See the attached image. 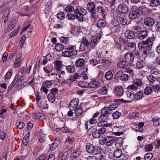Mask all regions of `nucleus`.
Wrapping results in <instances>:
<instances>
[{
    "label": "nucleus",
    "mask_w": 160,
    "mask_h": 160,
    "mask_svg": "<svg viewBox=\"0 0 160 160\" xmlns=\"http://www.w3.org/2000/svg\"><path fill=\"white\" fill-rule=\"evenodd\" d=\"M144 23L147 26L150 27L152 26L155 23L154 20L150 17H147L144 19Z\"/></svg>",
    "instance_id": "nucleus-13"
},
{
    "label": "nucleus",
    "mask_w": 160,
    "mask_h": 160,
    "mask_svg": "<svg viewBox=\"0 0 160 160\" xmlns=\"http://www.w3.org/2000/svg\"><path fill=\"white\" fill-rule=\"evenodd\" d=\"M64 47L61 43H58L55 46V48L56 50L58 52H60L64 48Z\"/></svg>",
    "instance_id": "nucleus-39"
},
{
    "label": "nucleus",
    "mask_w": 160,
    "mask_h": 160,
    "mask_svg": "<svg viewBox=\"0 0 160 160\" xmlns=\"http://www.w3.org/2000/svg\"><path fill=\"white\" fill-rule=\"evenodd\" d=\"M77 54V50L70 51L65 49L62 53L63 56L65 57H70L72 56L75 55Z\"/></svg>",
    "instance_id": "nucleus-10"
},
{
    "label": "nucleus",
    "mask_w": 160,
    "mask_h": 160,
    "mask_svg": "<svg viewBox=\"0 0 160 160\" xmlns=\"http://www.w3.org/2000/svg\"><path fill=\"white\" fill-rule=\"evenodd\" d=\"M107 25L106 21L102 19L99 20L97 22V26L100 28H104Z\"/></svg>",
    "instance_id": "nucleus-24"
},
{
    "label": "nucleus",
    "mask_w": 160,
    "mask_h": 160,
    "mask_svg": "<svg viewBox=\"0 0 160 160\" xmlns=\"http://www.w3.org/2000/svg\"><path fill=\"white\" fill-rule=\"evenodd\" d=\"M148 32L146 30H143L140 32L138 35V38L141 40L147 38L148 34Z\"/></svg>",
    "instance_id": "nucleus-21"
},
{
    "label": "nucleus",
    "mask_w": 160,
    "mask_h": 160,
    "mask_svg": "<svg viewBox=\"0 0 160 160\" xmlns=\"http://www.w3.org/2000/svg\"><path fill=\"white\" fill-rule=\"evenodd\" d=\"M76 81V80L72 76H71L68 79L64 81V82L65 83L68 84L69 85H71Z\"/></svg>",
    "instance_id": "nucleus-33"
},
{
    "label": "nucleus",
    "mask_w": 160,
    "mask_h": 160,
    "mask_svg": "<svg viewBox=\"0 0 160 160\" xmlns=\"http://www.w3.org/2000/svg\"><path fill=\"white\" fill-rule=\"evenodd\" d=\"M152 91L151 88L149 86H147L145 88L144 90V93L146 95H148L150 94Z\"/></svg>",
    "instance_id": "nucleus-43"
},
{
    "label": "nucleus",
    "mask_w": 160,
    "mask_h": 160,
    "mask_svg": "<svg viewBox=\"0 0 160 160\" xmlns=\"http://www.w3.org/2000/svg\"><path fill=\"white\" fill-rule=\"evenodd\" d=\"M148 80L149 81V84L152 85L154 84V82L155 81L156 78L152 74L149 75L147 76Z\"/></svg>",
    "instance_id": "nucleus-30"
},
{
    "label": "nucleus",
    "mask_w": 160,
    "mask_h": 160,
    "mask_svg": "<svg viewBox=\"0 0 160 160\" xmlns=\"http://www.w3.org/2000/svg\"><path fill=\"white\" fill-rule=\"evenodd\" d=\"M58 89L52 88L50 90V93L48 95V100L51 103L53 102L56 99V95L57 93Z\"/></svg>",
    "instance_id": "nucleus-6"
},
{
    "label": "nucleus",
    "mask_w": 160,
    "mask_h": 160,
    "mask_svg": "<svg viewBox=\"0 0 160 160\" xmlns=\"http://www.w3.org/2000/svg\"><path fill=\"white\" fill-rule=\"evenodd\" d=\"M60 142L57 140H54V142L50 145V148L52 150H53L55 149L59 145Z\"/></svg>",
    "instance_id": "nucleus-31"
},
{
    "label": "nucleus",
    "mask_w": 160,
    "mask_h": 160,
    "mask_svg": "<svg viewBox=\"0 0 160 160\" xmlns=\"http://www.w3.org/2000/svg\"><path fill=\"white\" fill-rule=\"evenodd\" d=\"M29 135L30 132H28L26 134L24 137L22 142L23 145L25 146H27L28 144L29 139Z\"/></svg>",
    "instance_id": "nucleus-29"
},
{
    "label": "nucleus",
    "mask_w": 160,
    "mask_h": 160,
    "mask_svg": "<svg viewBox=\"0 0 160 160\" xmlns=\"http://www.w3.org/2000/svg\"><path fill=\"white\" fill-rule=\"evenodd\" d=\"M57 17L58 18L61 20L64 19L65 18V14L62 12H58L57 15Z\"/></svg>",
    "instance_id": "nucleus-53"
},
{
    "label": "nucleus",
    "mask_w": 160,
    "mask_h": 160,
    "mask_svg": "<svg viewBox=\"0 0 160 160\" xmlns=\"http://www.w3.org/2000/svg\"><path fill=\"white\" fill-rule=\"evenodd\" d=\"M135 85L137 86H140L142 85L143 84V83L142 82V80L140 79H138L135 80L133 82Z\"/></svg>",
    "instance_id": "nucleus-59"
},
{
    "label": "nucleus",
    "mask_w": 160,
    "mask_h": 160,
    "mask_svg": "<svg viewBox=\"0 0 160 160\" xmlns=\"http://www.w3.org/2000/svg\"><path fill=\"white\" fill-rule=\"evenodd\" d=\"M124 58L125 61L130 65L133 62L134 57L132 53H126L124 55Z\"/></svg>",
    "instance_id": "nucleus-9"
},
{
    "label": "nucleus",
    "mask_w": 160,
    "mask_h": 160,
    "mask_svg": "<svg viewBox=\"0 0 160 160\" xmlns=\"http://www.w3.org/2000/svg\"><path fill=\"white\" fill-rule=\"evenodd\" d=\"M133 129L136 132H142L143 131V127H140L137 125H135L133 126Z\"/></svg>",
    "instance_id": "nucleus-40"
},
{
    "label": "nucleus",
    "mask_w": 160,
    "mask_h": 160,
    "mask_svg": "<svg viewBox=\"0 0 160 160\" xmlns=\"http://www.w3.org/2000/svg\"><path fill=\"white\" fill-rule=\"evenodd\" d=\"M127 20L125 17H120L118 18V21L116 22L117 24L116 25L119 26L120 24L123 25H124L127 23Z\"/></svg>",
    "instance_id": "nucleus-18"
},
{
    "label": "nucleus",
    "mask_w": 160,
    "mask_h": 160,
    "mask_svg": "<svg viewBox=\"0 0 160 160\" xmlns=\"http://www.w3.org/2000/svg\"><path fill=\"white\" fill-rule=\"evenodd\" d=\"M78 85L81 87L86 88L88 86V83L85 82H78Z\"/></svg>",
    "instance_id": "nucleus-46"
},
{
    "label": "nucleus",
    "mask_w": 160,
    "mask_h": 160,
    "mask_svg": "<svg viewBox=\"0 0 160 160\" xmlns=\"http://www.w3.org/2000/svg\"><path fill=\"white\" fill-rule=\"evenodd\" d=\"M122 155V150L121 149H117L114 151V152L113 153L110 152L108 154L109 156L110 155H113L116 158H120Z\"/></svg>",
    "instance_id": "nucleus-20"
},
{
    "label": "nucleus",
    "mask_w": 160,
    "mask_h": 160,
    "mask_svg": "<svg viewBox=\"0 0 160 160\" xmlns=\"http://www.w3.org/2000/svg\"><path fill=\"white\" fill-rule=\"evenodd\" d=\"M152 86V89L155 92L158 93L160 92V87L159 85H153Z\"/></svg>",
    "instance_id": "nucleus-61"
},
{
    "label": "nucleus",
    "mask_w": 160,
    "mask_h": 160,
    "mask_svg": "<svg viewBox=\"0 0 160 160\" xmlns=\"http://www.w3.org/2000/svg\"><path fill=\"white\" fill-rule=\"evenodd\" d=\"M106 144L109 146L112 144L115 141V139L113 136H107L105 138Z\"/></svg>",
    "instance_id": "nucleus-19"
},
{
    "label": "nucleus",
    "mask_w": 160,
    "mask_h": 160,
    "mask_svg": "<svg viewBox=\"0 0 160 160\" xmlns=\"http://www.w3.org/2000/svg\"><path fill=\"white\" fill-rule=\"evenodd\" d=\"M137 89V87L134 84L129 86L126 92L127 96L132 100H139L142 98L143 96L142 92L139 91L135 93Z\"/></svg>",
    "instance_id": "nucleus-1"
},
{
    "label": "nucleus",
    "mask_w": 160,
    "mask_h": 160,
    "mask_svg": "<svg viewBox=\"0 0 160 160\" xmlns=\"http://www.w3.org/2000/svg\"><path fill=\"white\" fill-rule=\"evenodd\" d=\"M89 63L92 66L97 65L98 63L97 60L95 59H91L89 60Z\"/></svg>",
    "instance_id": "nucleus-50"
},
{
    "label": "nucleus",
    "mask_w": 160,
    "mask_h": 160,
    "mask_svg": "<svg viewBox=\"0 0 160 160\" xmlns=\"http://www.w3.org/2000/svg\"><path fill=\"white\" fill-rule=\"evenodd\" d=\"M140 14V10L138 7L133 6L131 11L129 14V18L133 20L139 17Z\"/></svg>",
    "instance_id": "nucleus-5"
},
{
    "label": "nucleus",
    "mask_w": 160,
    "mask_h": 160,
    "mask_svg": "<svg viewBox=\"0 0 160 160\" xmlns=\"http://www.w3.org/2000/svg\"><path fill=\"white\" fill-rule=\"evenodd\" d=\"M100 136H102L105 133L106 129L104 127H102L98 129Z\"/></svg>",
    "instance_id": "nucleus-57"
},
{
    "label": "nucleus",
    "mask_w": 160,
    "mask_h": 160,
    "mask_svg": "<svg viewBox=\"0 0 160 160\" xmlns=\"http://www.w3.org/2000/svg\"><path fill=\"white\" fill-rule=\"evenodd\" d=\"M139 115V114L137 112H133L131 114L128 116V118L130 119H134L138 117Z\"/></svg>",
    "instance_id": "nucleus-47"
},
{
    "label": "nucleus",
    "mask_w": 160,
    "mask_h": 160,
    "mask_svg": "<svg viewBox=\"0 0 160 160\" xmlns=\"http://www.w3.org/2000/svg\"><path fill=\"white\" fill-rule=\"evenodd\" d=\"M96 12H97L100 15H103L105 13L106 10L101 6H98L96 8Z\"/></svg>",
    "instance_id": "nucleus-32"
},
{
    "label": "nucleus",
    "mask_w": 160,
    "mask_h": 160,
    "mask_svg": "<svg viewBox=\"0 0 160 160\" xmlns=\"http://www.w3.org/2000/svg\"><path fill=\"white\" fill-rule=\"evenodd\" d=\"M10 12V9L9 7H7L4 9L2 11V15L9 16Z\"/></svg>",
    "instance_id": "nucleus-44"
},
{
    "label": "nucleus",
    "mask_w": 160,
    "mask_h": 160,
    "mask_svg": "<svg viewBox=\"0 0 160 160\" xmlns=\"http://www.w3.org/2000/svg\"><path fill=\"white\" fill-rule=\"evenodd\" d=\"M79 102V100L78 98H76L71 101L69 103V109L74 110L78 106Z\"/></svg>",
    "instance_id": "nucleus-8"
},
{
    "label": "nucleus",
    "mask_w": 160,
    "mask_h": 160,
    "mask_svg": "<svg viewBox=\"0 0 160 160\" xmlns=\"http://www.w3.org/2000/svg\"><path fill=\"white\" fill-rule=\"evenodd\" d=\"M145 148L147 151H151L153 148V145L151 143H149L146 145Z\"/></svg>",
    "instance_id": "nucleus-49"
},
{
    "label": "nucleus",
    "mask_w": 160,
    "mask_h": 160,
    "mask_svg": "<svg viewBox=\"0 0 160 160\" xmlns=\"http://www.w3.org/2000/svg\"><path fill=\"white\" fill-rule=\"evenodd\" d=\"M16 124V125L17 127L19 129H21L23 128L25 126L24 124L20 121H18L17 122Z\"/></svg>",
    "instance_id": "nucleus-54"
},
{
    "label": "nucleus",
    "mask_w": 160,
    "mask_h": 160,
    "mask_svg": "<svg viewBox=\"0 0 160 160\" xmlns=\"http://www.w3.org/2000/svg\"><path fill=\"white\" fill-rule=\"evenodd\" d=\"M152 121L153 122V124L155 126L157 127L160 125V118H153L152 119Z\"/></svg>",
    "instance_id": "nucleus-41"
},
{
    "label": "nucleus",
    "mask_w": 160,
    "mask_h": 160,
    "mask_svg": "<svg viewBox=\"0 0 160 160\" xmlns=\"http://www.w3.org/2000/svg\"><path fill=\"white\" fill-rule=\"evenodd\" d=\"M80 153V151L78 149H75L73 152L71 154L70 158L71 159H74L77 158Z\"/></svg>",
    "instance_id": "nucleus-27"
},
{
    "label": "nucleus",
    "mask_w": 160,
    "mask_h": 160,
    "mask_svg": "<svg viewBox=\"0 0 160 160\" xmlns=\"http://www.w3.org/2000/svg\"><path fill=\"white\" fill-rule=\"evenodd\" d=\"M100 86V83L98 81L95 80H92L91 82L88 83V86L91 88H95L98 87Z\"/></svg>",
    "instance_id": "nucleus-25"
},
{
    "label": "nucleus",
    "mask_w": 160,
    "mask_h": 160,
    "mask_svg": "<svg viewBox=\"0 0 160 160\" xmlns=\"http://www.w3.org/2000/svg\"><path fill=\"white\" fill-rule=\"evenodd\" d=\"M81 42L87 47L90 45V43L86 38H83Z\"/></svg>",
    "instance_id": "nucleus-56"
},
{
    "label": "nucleus",
    "mask_w": 160,
    "mask_h": 160,
    "mask_svg": "<svg viewBox=\"0 0 160 160\" xmlns=\"http://www.w3.org/2000/svg\"><path fill=\"white\" fill-rule=\"evenodd\" d=\"M52 85V82L50 81H46L44 84V86H42L41 89V91L42 92H44L46 94H47L48 91L47 88H50Z\"/></svg>",
    "instance_id": "nucleus-14"
},
{
    "label": "nucleus",
    "mask_w": 160,
    "mask_h": 160,
    "mask_svg": "<svg viewBox=\"0 0 160 160\" xmlns=\"http://www.w3.org/2000/svg\"><path fill=\"white\" fill-rule=\"evenodd\" d=\"M108 89L106 87H103L100 88L98 91V92L101 95H103L107 94Z\"/></svg>",
    "instance_id": "nucleus-36"
},
{
    "label": "nucleus",
    "mask_w": 160,
    "mask_h": 160,
    "mask_svg": "<svg viewBox=\"0 0 160 160\" xmlns=\"http://www.w3.org/2000/svg\"><path fill=\"white\" fill-rule=\"evenodd\" d=\"M100 39V37L97 38L96 37H93L91 39V41L90 43V46L91 47H93L98 44Z\"/></svg>",
    "instance_id": "nucleus-23"
},
{
    "label": "nucleus",
    "mask_w": 160,
    "mask_h": 160,
    "mask_svg": "<svg viewBox=\"0 0 160 160\" xmlns=\"http://www.w3.org/2000/svg\"><path fill=\"white\" fill-rule=\"evenodd\" d=\"M82 109L81 108H77L75 110L74 112L77 116H80L82 113Z\"/></svg>",
    "instance_id": "nucleus-45"
},
{
    "label": "nucleus",
    "mask_w": 160,
    "mask_h": 160,
    "mask_svg": "<svg viewBox=\"0 0 160 160\" xmlns=\"http://www.w3.org/2000/svg\"><path fill=\"white\" fill-rule=\"evenodd\" d=\"M12 70H10L6 74L5 78L6 79H9L12 76Z\"/></svg>",
    "instance_id": "nucleus-62"
},
{
    "label": "nucleus",
    "mask_w": 160,
    "mask_h": 160,
    "mask_svg": "<svg viewBox=\"0 0 160 160\" xmlns=\"http://www.w3.org/2000/svg\"><path fill=\"white\" fill-rule=\"evenodd\" d=\"M90 131L91 132L93 137L94 138H98L101 136L98 130H97L96 127H92L89 129Z\"/></svg>",
    "instance_id": "nucleus-11"
},
{
    "label": "nucleus",
    "mask_w": 160,
    "mask_h": 160,
    "mask_svg": "<svg viewBox=\"0 0 160 160\" xmlns=\"http://www.w3.org/2000/svg\"><path fill=\"white\" fill-rule=\"evenodd\" d=\"M76 17V15H75L74 14L71 13L68 14L66 16V18L69 20H72L74 19Z\"/></svg>",
    "instance_id": "nucleus-64"
},
{
    "label": "nucleus",
    "mask_w": 160,
    "mask_h": 160,
    "mask_svg": "<svg viewBox=\"0 0 160 160\" xmlns=\"http://www.w3.org/2000/svg\"><path fill=\"white\" fill-rule=\"evenodd\" d=\"M118 9L119 12L124 13H127L128 11V7L125 4L119 5L118 7Z\"/></svg>",
    "instance_id": "nucleus-17"
},
{
    "label": "nucleus",
    "mask_w": 160,
    "mask_h": 160,
    "mask_svg": "<svg viewBox=\"0 0 160 160\" xmlns=\"http://www.w3.org/2000/svg\"><path fill=\"white\" fill-rule=\"evenodd\" d=\"M86 10L79 6H77L74 10V13L78 21H83V16L86 14Z\"/></svg>",
    "instance_id": "nucleus-4"
},
{
    "label": "nucleus",
    "mask_w": 160,
    "mask_h": 160,
    "mask_svg": "<svg viewBox=\"0 0 160 160\" xmlns=\"http://www.w3.org/2000/svg\"><path fill=\"white\" fill-rule=\"evenodd\" d=\"M130 65L125 61L122 60L119 61L117 64V66L118 68L125 69L129 68L130 67Z\"/></svg>",
    "instance_id": "nucleus-12"
},
{
    "label": "nucleus",
    "mask_w": 160,
    "mask_h": 160,
    "mask_svg": "<svg viewBox=\"0 0 160 160\" xmlns=\"http://www.w3.org/2000/svg\"><path fill=\"white\" fill-rule=\"evenodd\" d=\"M87 9L91 13L95 14L96 13L95 5L93 2H88L87 5Z\"/></svg>",
    "instance_id": "nucleus-7"
},
{
    "label": "nucleus",
    "mask_w": 160,
    "mask_h": 160,
    "mask_svg": "<svg viewBox=\"0 0 160 160\" xmlns=\"http://www.w3.org/2000/svg\"><path fill=\"white\" fill-rule=\"evenodd\" d=\"M52 65H47L46 67H44L43 70L44 71L48 74L50 72H51L52 69Z\"/></svg>",
    "instance_id": "nucleus-42"
},
{
    "label": "nucleus",
    "mask_w": 160,
    "mask_h": 160,
    "mask_svg": "<svg viewBox=\"0 0 160 160\" xmlns=\"http://www.w3.org/2000/svg\"><path fill=\"white\" fill-rule=\"evenodd\" d=\"M153 155L151 153H147L144 156L145 160H151L153 158Z\"/></svg>",
    "instance_id": "nucleus-48"
},
{
    "label": "nucleus",
    "mask_w": 160,
    "mask_h": 160,
    "mask_svg": "<svg viewBox=\"0 0 160 160\" xmlns=\"http://www.w3.org/2000/svg\"><path fill=\"white\" fill-rule=\"evenodd\" d=\"M43 114L40 112H38L35 113H33V117L36 119H40L42 118Z\"/></svg>",
    "instance_id": "nucleus-52"
},
{
    "label": "nucleus",
    "mask_w": 160,
    "mask_h": 160,
    "mask_svg": "<svg viewBox=\"0 0 160 160\" xmlns=\"http://www.w3.org/2000/svg\"><path fill=\"white\" fill-rule=\"evenodd\" d=\"M123 89L121 86L117 87L114 90L115 94L118 97L122 96L123 94Z\"/></svg>",
    "instance_id": "nucleus-16"
},
{
    "label": "nucleus",
    "mask_w": 160,
    "mask_h": 160,
    "mask_svg": "<svg viewBox=\"0 0 160 160\" xmlns=\"http://www.w3.org/2000/svg\"><path fill=\"white\" fill-rule=\"evenodd\" d=\"M84 60L82 58L78 59L75 62V65L78 67L80 68L82 67L84 64Z\"/></svg>",
    "instance_id": "nucleus-28"
},
{
    "label": "nucleus",
    "mask_w": 160,
    "mask_h": 160,
    "mask_svg": "<svg viewBox=\"0 0 160 160\" xmlns=\"http://www.w3.org/2000/svg\"><path fill=\"white\" fill-rule=\"evenodd\" d=\"M121 114L120 112L116 111L112 113V116L113 119H116L118 118L121 115Z\"/></svg>",
    "instance_id": "nucleus-55"
},
{
    "label": "nucleus",
    "mask_w": 160,
    "mask_h": 160,
    "mask_svg": "<svg viewBox=\"0 0 160 160\" xmlns=\"http://www.w3.org/2000/svg\"><path fill=\"white\" fill-rule=\"evenodd\" d=\"M125 48L130 51H133L136 48L135 43L132 42L128 43L125 46Z\"/></svg>",
    "instance_id": "nucleus-22"
},
{
    "label": "nucleus",
    "mask_w": 160,
    "mask_h": 160,
    "mask_svg": "<svg viewBox=\"0 0 160 160\" xmlns=\"http://www.w3.org/2000/svg\"><path fill=\"white\" fill-rule=\"evenodd\" d=\"M110 113H111V112H110L108 108L107 107H104L102 109L101 114L104 115H107Z\"/></svg>",
    "instance_id": "nucleus-37"
},
{
    "label": "nucleus",
    "mask_w": 160,
    "mask_h": 160,
    "mask_svg": "<svg viewBox=\"0 0 160 160\" xmlns=\"http://www.w3.org/2000/svg\"><path fill=\"white\" fill-rule=\"evenodd\" d=\"M86 150L89 153L93 154L94 155L101 153L102 149L99 146H94L92 144L88 143L86 146Z\"/></svg>",
    "instance_id": "nucleus-3"
},
{
    "label": "nucleus",
    "mask_w": 160,
    "mask_h": 160,
    "mask_svg": "<svg viewBox=\"0 0 160 160\" xmlns=\"http://www.w3.org/2000/svg\"><path fill=\"white\" fill-rule=\"evenodd\" d=\"M20 57L18 58L15 62V67L17 68L20 65Z\"/></svg>",
    "instance_id": "nucleus-60"
},
{
    "label": "nucleus",
    "mask_w": 160,
    "mask_h": 160,
    "mask_svg": "<svg viewBox=\"0 0 160 160\" xmlns=\"http://www.w3.org/2000/svg\"><path fill=\"white\" fill-rule=\"evenodd\" d=\"M155 40L154 36L148 38L146 41H143L138 44V47L139 49H143L146 48L148 50L151 49L153 41Z\"/></svg>",
    "instance_id": "nucleus-2"
},
{
    "label": "nucleus",
    "mask_w": 160,
    "mask_h": 160,
    "mask_svg": "<svg viewBox=\"0 0 160 160\" xmlns=\"http://www.w3.org/2000/svg\"><path fill=\"white\" fill-rule=\"evenodd\" d=\"M105 77L108 80H111L113 78V74L112 72L110 71H107L105 73Z\"/></svg>",
    "instance_id": "nucleus-38"
},
{
    "label": "nucleus",
    "mask_w": 160,
    "mask_h": 160,
    "mask_svg": "<svg viewBox=\"0 0 160 160\" xmlns=\"http://www.w3.org/2000/svg\"><path fill=\"white\" fill-rule=\"evenodd\" d=\"M124 36L128 39H132L135 37V34L133 31L130 30H128L126 31Z\"/></svg>",
    "instance_id": "nucleus-15"
},
{
    "label": "nucleus",
    "mask_w": 160,
    "mask_h": 160,
    "mask_svg": "<svg viewBox=\"0 0 160 160\" xmlns=\"http://www.w3.org/2000/svg\"><path fill=\"white\" fill-rule=\"evenodd\" d=\"M145 66V64L143 60H141L138 61L136 64V67L138 69H141Z\"/></svg>",
    "instance_id": "nucleus-34"
},
{
    "label": "nucleus",
    "mask_w": 160,
    "mask_h": 160,
    "mask_svg": "<svg viewBox=\"0 0 160 160\" xmlns=\"http://www.w3.org/2000/svg\"><path fill=\"white\" fill-rule=\"evenodd\" d=\"M69 40L68 38H66L64 37H61L60 38V41L62 42H63L65 44L67 43Z\"/></svg>",
    "instance_id": "nucleus-63"
},
{
    "label": "nucleus",
    "mask_w": 160,
    "mask_h": 160,
    "mask_svg": "<svg viewBox=\"0 0 160 160\" xmlns=\"http://www.w3.org/2000/svg\"><path fill=\"white\" fill-rule=\"evenodd\" d=\"M62 66V62L60 60H57L56 61L55 64V69L57 71H61Z\"/></svg>",
    "instance_id": "nucleus-26"
},
{
    "label": "nucleus",
    "mask_w": 160,
    "mask_h": 160,
    "mask_svg": "<svg viewBox=\"0 0 160 160\" xmlns=\"http://www.w3.org/2000/svg\"><path fill=\"white\" fill-rule=\"evenodd\" d=\"M66 68L68 72L71 73H72L75 71L74 67L72 66L69 65L67 66Z\"/></svg>",
    "instance_id": "nucleus-51"
},
{
    "label": "nucleus",
    "mask_w": 160,
    "mask_h": 160,
    "mask_svg": "<svg viewBox=\"0 0 160 160\" xmlns=\"http://www.w3.org/2000/svg\"><path fill=\"white\" fill-rule=\"evenodd\" d=\"M122 72L121 71H119L116 73L114 78L115 79H117L118 78H120V79L122 75Z\"/></svg>",
    "instance_id": "nucleus-58"
},
{
    "label": "nucleus",
    "mask_w": 160,
    "mask_h": 160,
    "mask_svg": "<svg viewBox=\"0 0 160 160\" xmlns=\"http://www.w3.org/2000/svg\"><path fill=\"white\" fill-rule=\"evenodd\" d=\"M99 61L102 63H104V65L107 66L110 65L112 63L111 61L108 60L105 58H101V59L99 60Z\"/></svg>",
    "instance_id": "nucleus-35"
}]
</instances>
